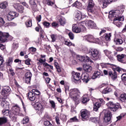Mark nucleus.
Segmentation results:
<instances>
[{
    "label": "nucleus",
    "instance_id": "f257e3e1",
    "mask_svg": "<svg viewBox=\"0 0 126 126\" xmlns=\"http://www.w3.org/2000/svg\"><path fill=\"white\" fill-rule=\"evenodd\" d=\"M80 95V92L77 89H72L69 91V96L75 102L79 101Z\"/></svg>",
    "mask_w": 126,
    "mask_h": 126
},
{
    "label": "nucleus",
    "instance_id": "f03ea898",
    "mask_svg": "<svg viewBox=\"0 0 126 126\" xmlns=\"http://www.w3.org/2000/svg\"><path fill=\"white\" fill-rule=\"evenodd\" d=\"M89 55L94 61H97V60H100L101 59V55L99 52V50L96 49L90 48Z\"/></svg>",
    "mask_w": 126,
    "mask_h": 126
},
{
    "label": "nucleus",
    "instance_id": "7ed1b4c3",
    "mask_svg": "<svg viewBox=\"0 0 126 126\" xmlns=\"http://www.w3.org/2000/svg\"><path fill=\"white\" fill-rule=\"evenodd\" d=\"M13 112L10 114L9 117L12 121H16V116L20 114V107L18 105H15L13 107Z\"/></svg>",
    "mask_w": 126,
    "mask_h": 126
},
{
    "label": "nucleus",
    "instance_id": "20e7f679",
    "mask_svg": "<svg viewBox=\"0 0 126 126\" xmlns=\"http://www.w3.org/2000/svg\"><path fill=\"white\" fill-rule=\"evenodd\" d=\"M84 24L89 27V28L95 29L96 28V24L92 20H87L84 22H82L80 23V25L82 26H84Z\"/></svg>",
    "mask_w": 126,
    "mask_h": 126
},
{
    "label": "nucleus",
    "instance_id": "39448f33",
    "mask_svg": "<svg viewBox=\"0 0 126 126\" xmlns=\"http://www.w3.org/2000/svg\"><path fill=\"white\" fill-rule=\"evenodd\" d=\"M86 38L90 43H95L96 44H103V41L101 42L99 38H95L93 35H88L86 36Z\"/></svg>",
    "mask_w": 126,
    "mask_h": 126
},
{
    "label": "nucleus",
    "instance_id": "423d86ee",
    "mask_svg": "<svg viewBox=\"0 0 126 126\" xmlns=\"http://www.w3.org/2000/svg\"><path fill=\"white\" fill-rule=\"evenodd\" d=\"M9 33L3 32L0 31V43H4L7 41V38H9Z\"/></svg>",
    "mask_w": 126,
    "mask_h": 126
},
{
    "label": "nucleus",
    "instance_id": "0eeeda50",
    "mask_svg": "<svg viewBox=\"0 0 126 126\" xmlns=\"http://www.w3.org/2000/svg\"><path fill=\"white\" fill-rule=\"evenodd\" d=\"M106 105L108 109H110L111 111H112L113 112H116L119 108V105L115 104L112 101L108 102L107 103H106Z\"/></svg>",
    "mask_w": 126,
    "mask_h": 126
},
{
    "label": "nucleus",
    "instance_id": "6e6552de",
    "mask_svg": "<svg viewBox=\"0 0 126 126\" xmlns=\"http://www.w3.org/2000/svg\"><path fill=\"white\" fill-rule=\"evenodd\" d=\"M18 17V14L14 11H10L6 15L7 20L8 21H11V20H13L14 18Z\"/></svg>",
    "mask_w": 126,
    "mask_h": 126
},
{
    "label": "nucleus",
    "instance_id": "1a4fd4ad",
    "mask_svg": "<svg viewBox=\"0 0 126 126\" xmlns=\"http://www.w3.org/2000/svg\"><path fill=\"white\" fill-rule=\"evenodd\" d=\"M81 117L84 120H88L90 117V112L87 109H82L81 110Z\"/></svg>",
    "mask_w": 126,
    "mask_h": 126
},
{
    "label": "nucleus",
    "instance_id": "9d476101",
    "mask_svg": "<svg viewBox=\"0 0 126 126\" xmlns=\"http://www.w3.org/2000/svg\"><path fill=\"white\" fill-rule=\"evenodd\" d=\"M104 113V121L106 123H108L111 121V118H112V113L110 111L108 110H105L103 111Z\"/></svg>",
    "mask_w": 126,
    "mask_h": 126
},
{
    "label": "nucleus",
    "instance_id": "9b49d317",
    "mask_svg": "<svg viewBox=\"0 0 126 126\" xmlns=\"http://www.w3.org/2000/svg\"><path fill=\"white\" fill-rule=\"evenodd\" d=\"M35 109L37 111V114L39 115L43 113L44 111V106L40 102H36L35 105Z\"/></svg>",
    "mask_w": 126,
    "mask_h": 126
},
{
    "label": "nucleus",
    "instance_id": "f8f14e48",
    "mask_svg": "<svg viewBox=\"0 0 126 126\" xmlns=\"http://www.w3.org/2000/svg\"><path fill=\"white\" fill-rule=\"evenodd\" d=\"M110 16L113 18H120V17H124V16H119L121 14V11L119 10H113L109 12Z\"/></svg>",
    "mask_w": 126,
    "mask_h": 126
},
{
    "label": "nucleus",
    "instance_id": "ddd939ff",
    "mask_svg": "<svg viewBox=\"0 0 126 126\" xmlns=\"http://www.w3.org/2000/svg\"><path fill=\"white\" fill-rule=\"evenodd\" d=\"M88 2V5L87 6L88 12H90L91 13H94V10H93L94 5H95L94 1H93V0H90Z\"/></svg>",
    "mask_w": 126,
    "mask_h": 126
},
{
    "label": "nucleus",
    "instance_id": "4468645a",
    "mask_svg": "<svg viewBox=\"0 0 126 126\" xmlns=\"http://www.w3.org/2000/svg\"><path fill=\"white\" fill-rule=\"evenodd\" d=\"M124 20H125L124 17H120L119 18H114L113 20V24L116 25L117 27H121L122 24V21H124Z\"/></svg>",
    "mask_w": 126,
    "mask_h": 126
},
{
    "label": "nucleus",
    "instance_id": "2eb2a0df",
    "mask_svg": "<svg viewBox=\"0 0 126 126\" xmlns=\"http://www.w3.org/2000/svg\"><path fill=\"white\" fill-rule=\"evenodd\" d=\"M117 59L118 62L122 63H126V55L120 54L117 56Z\"/></svg>",
    "mask_w": 126,
    "mask_h": 126
},
{
    "label": "nucleus",
    "instance_id": "dca6fc26",
    "mask_svg": "<svg viewBox=\"0 0 126 126\" xmlns=\"http://www.w3.org/2000/svg\"><path fill=\"white\" fill-rule=\"evenodd\" d=\"M32 77V73L28 72L25 74V81L27 84H30L31 78Z\"/></svg>",
    "mask_w": 126,
    "mask_h": 126
},
{
    "label": "nucleus",
    "instance_id": "f3484780",
    "mask_svg": "<svg viewBox=\"0 0 126 126\" xmlns=\"http://www.w3.org/2000/svg\"><path fill=\"white\" fill-rule=\"evenodd\" d=\"M72 79L75 81H78L80 80V73L75 72L74 71L72 72Z\"/></svg>",
    "mask_w": 126,
    "mask_h": 126
},
{
    "label": "nucleus",
    "instance_id": "a211bd4d",
    "mask_svg": "<svg viewBox=\"0 0 126 126\" xmlns=\"http://www.w3.org/2000/svg\"><path fill=\"white\" fill-rule=\"evenodd\" d=\"M13 7L17 11L20 12V13H22L23 12V10H24V8L23 6L21 5H19L18 3H15L13 4Z\"/></svg>",
    "mask_w": 126,
    "mask_h": 126
},
{
    "label": "nucleus",
    "instance_id": "6ab92c4d",
    "mask_svg": "<svg viewBox=\"0 0 126 126\" xmlns=\"http://www.w3.org/2000/svg\"><path fill=\"white\" fill-rule=\"evenodd\" d=\"M78 60L80 62H84L87 63V62H91V63H93V62L90 60V58L88 56H80L78 58Z\"/></svg>",
    "mask_w": 126,
    "mask_h": 126
},
{
    "label": "nucleus",
    "instance_id": "aec40b11",
    "mask_svg": "<svg viewBox=\"0 0 126 126\" xmlns=\"http://www.w3.org/2000/svg\"><path fill=\"white\" fill-rule=\"evenodd\" d=\"M1 106H2L4 109H8V108H9V103L6 101L5 98L3 97L1 102Z\"/></svg>",
    "mask_w": 126,
    "mask_h": 126
},
{
    "label": "nucleus",
    "instance_id": "412c9836",
    "mask_svg": "<svg viewBox=\"0 0 126 126\" xmlns=\"http://www.w3.org/2000/svg\"><path fill=\"white\" fill-rule=\"evenodd\" d=\"M82 79L84 82H85V83H88V81L90 80V78H89V75L87 73H82Z\"/></svg>",
    "mask_w": 126,
    "mask_h": 126
},
{
    "label": "nucleus",
    "instance_id": "4be33fe9",
    "mask_svg": "<svg viewBox=\"0 0 126 126\" xmlns=\"http://www.w3.org/2000/svg\"><path fill=\"white\" fill-rule=\"evenodd\" d=\"M72 31L74 33H80L81 28L77 26V24H74L72 25Z\"/></svg>",
    "mask_w": 126,
    "mask_h": 126
},
{
    "label": "nucleus",
    "instance_id": "5701e85b",
    "mask_svg": "<svg viewBox=\"0 0 126 126\" xmlns=\"http://www.w3.org/2000/svg\"><path fill=\"white\" fill-rule=\"evenodd\" d=\"M10 88L9 86H5L2 90V95L5 96L10 92Z\"/></svg>",
    "mask_w": 126,
    "mask_h": 126
},
{
    "label": "nucleus",
    "instance_id": "b1692460",
    "mask_svg": "<svg viewBox=\"0 0 126 126\" xmlns=\"http://www.w3.org/2000/svg\"><path fill=\"white\" fill-rule=\"evenodd\" d=\"M108 74L110 77L111 78L112 80H116V79H117L118 77V74H117V72L115 71L114 72L112 71H109V72L108 73Z\"/></svg>",
    "mask_w": 126,
    "mask_h": 126
},
{
    "label": "nucleus",
    "instance_id": "393cba45",
    "mask_svg": "<svg viewBox=\"0 0 126 126\" xmlns=\"http://www.w3.org/2000/svg\"><path fill=\"white\" fill-rule=\"evenodd\" d=\"M102 76L101 74V71H95L94 73L93 74L92 77V79H96V78H99V77Z\"/></svg>",
    "mask_w": 126,
    "mask_h": 126
},
{
    "label": "nucleus",
    "instance_id": "a878e982",
    "mask_svg": "<svg viewBox=\"0 0 126 126\" xmlns=\"http://www.w3.org/2000/svg\"><path fill=\"white\" fill-rule=\"evenodd\" d=\"M117 0H102V4L104 8L107 7L108 5L111 2H113V1H116Z\"/></svg>",
    "mask_w": 126,
    "mask_h": 126
},
{
    "label": "nucleus",
    "instance_id": "bb28decb",
    "mask_svg": "<svg viewBox=\"0 0 126 126\" xmlns=\"http://www.w3.org/2000/svg\"><path fill=\"white\" fill-rule=\"evenodd\" d=\"M82 13L80 11H78L76 12L75 16V20H81L82 19Z\"/></svg>",
    "mask_w": 126,
    "mask_h": 126
},
{
    "label": "nucleus",
    "instance_id": "cd10ccee",
    "mask_svg": "<svg viewBox=\"0 0 126 126\" xmlns=\"http://www.w3.org/2000/svg\"><path fill=\"white\" fill-rule=\"evenodd\" d=\"M28 97L30 101H35V99H36L35 94H34L32 92H30L28 93Z\"/></svg>",
    "mask_w": 126,
    "mask_h": 126
},
{
    "label": "nucleus",
    "instance_id": "c85d7f7f",
    "mask_svg": "<svg viewBox=\"0 0 126 126\" xmlns=\"http://www.w3.org/2000/svg\"><path fill=\"white\" fill-rule=\"evenodd\" d=\"M83 67V69H84L85 71H88L89 72H90V71L92 70V67L87 64H84Z\"/></svg>",
    "mask_w": 126,
    "mask_h": 126
},
{
    "label": "nucleus",
    "instance_id": "c756f323",
    "mask_svg": "<svg viewBox=\"0 0 126 126\" xmlns=\"http://www.w3.org/2000/svg\"><path fill=\"white\" fill-rule=\"evenodd\" d=\"M114 41L116 44V45H122L123 43H124L123 39L121 38H118L117 37L114 38Z\"/></svg>",
    "mask_w": 126,
    "mask_h": 126
},
{
    "label": "nucleus",
    "instance_id": "7c9ffc66",
    "mask_svg": "<svg viewBox=\"0 0 126 126\" xmlns=\"http://www.w3.org/2000/svg\"><path fill=\"white\" fill-rule=\"evenodd\" d=\"M13 62V58L10 57L8 60H6V64L7 66H11V64H12V63Z\"/></svg>",
    "mask_w": 126,
    "mask_h": 126
},
{
    "label": "nucleus",
    "instance_id": "2f4dec72",
    "mask_svg": "<svg viewBox=\"0 0 126 126\" xmlns=\"http://www.w3.org/2000/svg\"><path fill=\"white\" fill-rule=\"evenodd\" d=\"M100 107H101V104L99 102H96L94 105V111L97 112Z\"/></svg>",
    "mask_w": 126,
    "mask_h": 126
},
{
    "label": "nucleus",
    "instance_id": "473e14b6",
    "mask_svg": "<svg viewBox=\"0 0 126 126\" xmlns=\"http://www.w3.org/2000/svg\"><path fill=\"white\" fill-rule=\"evenodd\" d=\"M103 36L106 41H111V37H112L111 33H105Z\"/></svg>",
    "mask_w": 126,
    "mask_h": 126
},
{
    "label": "nucleus",
    "instance_id": "72a5a7b5",
    "mask_svg": "<svg viewBox=\"0 0 126 126\" xmlns=\"http://www.w3.org/2000/svg\"><path fill=\"white\" fill-rule=\"evenodd\" d=\"M8 5V3L7 1L2 2L0 4V8L2 9L6 8V6Z\"/></svg>",
    "mask_w": 126,
    "mask_h": 126
},
{
    "label": "nucleus",
    "instance_id": "f704fd0d",
    "mask_svg": "<svg viewBox=\"0 0 126 126\" xmlns=\"http://www.w3.org/2000/svg\"><path fill=\"white\" fill-rule=\"evenodd\" d=\"M99 118L92 117L90 118V121L92 122V123H95V124H97L99 123Z\"/></svg>",
    "mask_w": 126,
    "mask_h": 126
},
{
    "label": "nucleus",
    "instance_id": "c9c22d12",
    "mask_svg": "<svg viewBox=\"0 0 126 126\" xmlns=\"http://www.w3.org/2000/svg\"><path fill=\"white\" fill-rule=\"evenodd\" d=\"M7 122V119L5 117H1L0 118V125H3Z\"/></svg>",
    "mask_w": 126,
    "mask_h": 126
},
{
    "label": "nucleus",
    "instance_id": "e433bc0d",
    "mask_svg": "<svg viewBox=\"0 0 126 126\" xmlns=\"http://www.w3.org/2000/svg\"><path fill=\"white\" fill-rule=\"evenodd\" d=\"M81 5V3L80 2H78V1H76L73 4V6L77 7V8H80Z\"/></svg>",
    "mask_w": 126,
    "mask_h": 126
},
{
    "label": "nucleus",
    "instance_id": "4c0bfd02",
    "mask_svg": "<svg viewBox=\"0 0 126 126\" xmlns=\"http://www.w3.org/2000/svg\"><path fill=\"white\" fill-rule=\"evenodd\" d=\"M68 122L69 123H77V122H78V119L76 116H75L72 118H70Z\"/></svg>",
    "mask_w": 126,
    "mask_h": 126
},
{
    "label": "nucleus",
    "instance_id": "58836bf2",
    "mask_svg": "<svg viewBox=\"0 0 126 126\" xmlns=\"http://www.w3.org/2000/svg\"><path fill=\"white\" fill-rule=\"evenodd\" d=\"M112 91V89L110 88H106L102 91L103 94H107Z\"/></svg>",
    "mask_w": 126,
    "mask_h": 126
},
{
    "label": "nucleus",
    "instance_id": "ea45409f",
    "mask_svg": "<svg viewBox=\"0 0 126 126\" xmlns=\"http://www.w3.org/2000/svg\"><path fill=\"white\" fill-rule=\"evenodd\" d=\"M89 101V99L87 97V96L83 95L82 97V102L83 104L87 103Z\"/></svg>",
    "mask_w": 126,
    "mask_h": 126
},
{
    "label": "nucleus",
    "instance_id": "a19ab883",
    "mask_svg": "<svg viewBox=\"0 0 126 126\" xmlns=\"http://www.w3.org/2000/svg\"><path fill=\"white\" fill-rule=\"evenodd\" d=\"M120 100L125 102L126 100V94H122L120 95Z\"/></svg>",
    "mask_w": 126,
    "mask_h": 126
},
{
    "label": "nucleus",
    "instance_id": "79ce46f5",
    "mask_svg": "<svg viewBox=\"0 0 126 126\" xmlns=\"http://www.w3.org/2000/svg\"><path fill=\"white\" fill-rule=\"evenodd\" d=\"M28 123H29V118L28 117L24 118L22 121V124L25 125L28 124Z\"/></svg>",
    "mask_w": 126,
    "mask_h": 126
},
{
    "label": "nucleus",
    "instance_id": "37998d69",
    "mask_svg": "<svg viewBox=\"0 0 126 126\" xmlns=\"http://www.w3.org/2000/svg\"><path fill=\"white\" fill-rule=\"evenodd\" d=\"M32 92L34 94V95H37L38 96L41 94L40 91L37 89H33L32 91Z\"/></svg>",
    "mask_w": 126,
    "mask_h": 126
},
{
    "label": "nucleus",
    "instance_id": "c03bdc74",
    "mask_svg": "<svg viewBox=\"0 0 126 126\" xmlns=\"http://www.w3.org/2000/svg\"><path fill=\"white\" fill-rule=\"evenodd\" d=\"M26 25L27 27H31L32 26V20H29L26 22Z\"/></svg>",
    "mask_w": 126,
    "mask_h": 126
},
{
    "label": "nucleus",
    "instance_id": "a18cd8bd",
    "mask_svg": "<svg viewBox=\"0 0 126 126\" xmlns=\"http://www.w3.org/2000/svg\"><path fill=\"white\" fill-rule=\"evenodd\" d=\"M65 45L69 47L70 46H73V47H75V45L74 43H71L70 41H65Z\"/></svg>",
    "mask_w": 126,
    "mask_h": 126
},
{
    "label": "nucleus",
    "instance_id": "49530a36",
    "mask_svg": "<svg viewBox=\"0 0 126 126\" xmlns=\"http://www.w3.org/2000/svg\"><path fill=\"white\" fill-rule=\"evenodd\" d=\"M4 24H5L4 19L1 17H0V27H1V26H4Z\"/></svg>",
    "mask_w": 126,
    "mask_h": 126
},
{
    "label": "nucleus",
    "instance_id": "de8ad7c7",
    "mask_svg": "<svg viewBox=\"0 0 126 126\" xmlns=\"http://www.w3.org/2000/svg\"><path fill=\"white\" fill-rule=\"evenodd\" d=\"M2 114L4 116H8L9 114V110L8 109H5L2 111Z\"/></svg>",
    "mask_w": 126,
    "mask_h": 126
},
{
    "label": "nucleus",
    "instance_id": "09e8293b",
    "mask_svg": "<svg viewBox=\"0 0 126 126\" xmlns=\"http://www.w3.org/2000/svg\"><path fill=\"white\" fill-rule=\"evenodd\" d=\"M59 22L61 25L63 26L64 24H65V19L63 18H60L59 19Z\"/></svg>",
    "mask_w": 126,
    "mask_h": 126
},
{
    "label": "nucleus",
    "instance_id": "8fccbe9b",
    "mask_svg": "<svg viewBox=\"0 0 126 126\" xmlns=\"http://www.w3.org/2000/svg\"><path fill=\"white\" fill-rule=\"evenodd\" d=\"M51 38L52 39V42H56L57 38H58V36L56 34H52L51 35Z\"/></svg>",
    "mask_w": 126,
    "mask_h": 126
},
{
    "label": "nucleus",
    "instance_id": "3c124183",
    "mask_svg": "<svg viewBox=\"0 0 126 126\" xmlns=\"http://www.w3.org/2000/svg\"><path fill=\"white\" fill-rule=\"evenodd\" d=\"M83 51L86 53V54H89L90 55V49H89L87 47H84L83 49Z\"/></svg>",
    "mask_w": 126,
    "mask_h": 126
},
{
    "label": "nucleus",
    "instance_id": "603ef678",
    "mask_svg": "<svg viewBox=\"0 0 126 126\" xmlns=\"http://www.w3.org/2000/svg\"><path fill=\"white\" fill-rule=\"evenodd\" d=\"M49 103L51 104V106L52 108H53V109H55V108H56V103H55V101H54L53 100H50L49 101Z\"/></svg>",
    "mask_w": 126,
    "mask_h": 126
},
{
    "label": "nucleus",
    "instance_id": "864d4df0",
    "mask_svg": "<svg viewBox=\"0 0 126 126\" xmlns=\"http://www.w3.org/2000/svg\"><path fill=\"white\" fill-rule=\"evenodd\" d=\"M44 125L45 126H53L52 123H51L49 121H44Z\"/></svg>",
    "mask_w": 126,
    "mask_h": 126
},
{
    "label": "nucleus",
    "instance_id": "5fc2aeb1",
    "mask_svg": "<svg viewBox=\"0 0 126 126\" xmlns=\"http://www.w3.org/2000/svg\"><path fill=\"white\" fill-rule=\"evenodd\" d=\"M43 25H44V27H45L46 28H49V27H50V23L47 21H45L43 23Z\"/></svg>",
    "mask_w": 126,
    "mask_h": 126
},
{
    "label": "nucleus",
    "instance_id": "6e6d98bb",
    "mask_svg": "<svg viewBox=\"0 0 126 126\" xmlns=\"http://www.w3.org/2000/svg\"><path fill=\"white\" fill-rule=\"evenodd\" d=\"M55 121L57 125H61V120H60V118H59V116L55 117Z\"/></svg>",
    "mask_w": 126,
    "mask_h": 126
},
{
    "label": "nucleus",
    "instance_id": "4d7b16f0",
    "mask_svg": "<svg viewBox=\"0 0 126 126\" xmlns=\"http://www.w3.org/2000/svg\"><path fill=\"white\" fill-rule=\"evenodd\" d=\"M98 102L99 103V104H100L101 106V105H104L105 104V100H104L103 98H100L98 99Z\"/></svg>",
    "mask_w": 126,
    "mask_h": 126
},
{
    "label": "nucleus",
    "instance_id": "13d9d810",
    "mask_svg": "<svg viewBox=\"0 0 126 126\" xmlns=\"http://www.w3.org/2000/svg\"><path fill=\"white\" fill-rule=\"evenodd\" d=\"M29 3L31 5H34L35 6H37L36 5V2H35V0H29Z\"/></svg>",
    "mask_w": 126,
    "mask_h": 126
},
{
    "label": "nucleus",
    "instance_id": "bf43d9fd",
    "mask_svg": "<svg viewBox=\"0 0 126 126\" xmlns=\"http://www.w3.org/2000/svg\"><path fill=\"white\" fill-rule=\"evenodd\" d=\"M10 25H12L13 26H16V24L11 22V23H7L5 25V27H6V26H10Z\"/></svg>",
    "mask_w": 126,
    "mask_h": 126
},
{
    "label": "nucleus",
    "instance_id": "052dcab7",
    "mask_svg": "<svg viewBox=\"0 0 126 126\" xmlns=\"http://www.w3.org/2000/svg\"><path fill=\"white\" fill-rule=\"evenodd\" d=\"M68 36L71 40H73L74 39V34L72 32H69L68 33Z\"/></svg>",
    "mask_w": 126,
    "mask_h": 126
},
{
    "label": "nucleus",
    "instance_id": "680f3d73",
    "mask_svg": "<svg viewBox=\"0 0 126 126\" xmlns=\"http://www.w3.org/2000/svg\"><path fill=\"white\" fill-rule=\"evenodd\" d=\"M105 55L107 57H109L110 55L112 53L110 51H108V50H105L104 51Z\"/></svg>",
    "mask_w": 126,
    "mask_h": 126
},
{
    "label": "nucleus",
    "instance_id": "e2e57ef3",
    "mask_svg": "<svg viewBox=\"0 0 126 126\" xmlns=\"http://www.w3.org/2000/svg\"><path fill=\"white\" fill-rule=\"evenodd\" d=\"M123 117H125L124 115H120V116H118L116 117L117 118V121L116 122H118V121H121V120H122V119H123Z\"/></svg>",
    "mask_w": 126,
    "mask_h": 126
},
{
    "label": "nucleus",
    "instance_id": "0e129e2a",
    "mask_svg": "<svg viewBox=\"0 0 126 126\" xmlns=\"http://www.w3.org/2000/svg\"><path fill=\"white\" fill-rule=\"evenodd\" d=\"M29 51H30V52H32V53H35V51H36V48L33 47H31L29 48Z\"/></svg>",
    "mask_w": 126,
    "mask_h": 126
},
{
    "label": "nucleus",
    "instance_id": "69168bd1",
    "mask_svg": "<svg viewBox=\"0 0 126 126\" xmlns=\"http://www.w3.org/2000/svg\"><path fill=\"white\" fill-rule=\"evenodd\" d=\"M121 78H122V80H123L124 81H126V74H123L121 76Z\"/></svg>",
    "mask_w": 126,
    "mask_h": 126
},
{
    "label": "nucleus",
    "instance_id": "338daca9",
    "mask_svg": "<svg viewBox=\"0 0 126 126\" xmlns=\"http://www.w3.org/2000/svg\"><path fill=\"white\" fill-rule=\"evenodd\" d=\"M41 19H42V16L41 15H39L36 17V20L40 22L41 21Z\"/></svg>",
    "mask_w": 126,
    "mask_h": 126
},
{
    "label": "nucleus",
    "instance_id": "774afa93",
    "mask_svg": "<svg viewBox=\"0 0 126 126\" xmlns=\"http://www.w3.org/2000/svg\"><path fill=\"white\" fill-rule=\"evenodd\" d=\"M0 49L1 50H2V51H3V50H4V49H5V46L4 45H3V44H0Z\"/></svg>",
    "mask_w": 126,
    "mask_h": 126
}]
</instances>
